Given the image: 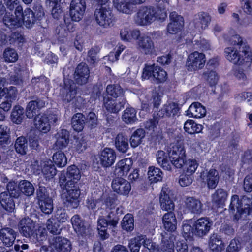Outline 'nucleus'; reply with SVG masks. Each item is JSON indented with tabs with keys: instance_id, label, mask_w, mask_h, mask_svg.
<instances>
[{
	"instance_id": "44",
	"label": "nucleus",
	"mask_w": 252,
	"mask_h": 252,
	"mask_svg": "<svg viewBox=\"0 0 252 252\" xmlns=\"http://www.w3.org/2000/svg\"><path fill=\"white\" fill-rule=\"evenodd\" d=\"M242 206V200L239 199V196L237 195H232L229 207L230 211L233 214L235 213L234 216L241 214L243 212Z\"/></svg>"
},
{
	"instance_id": "53",
	"label": "nucleus",
	"mask_w": 252,
	"mask_h": 252,
	"mask_svg": "<svg viewBox=\"0 0 252 252\" xmlns=\"http://www.w3.org/2000/svg\"><path fill=\"white\" fill-rule=\"evenodd\" d=\"M224 38L231 44L236 45V46H240L242 44H246L243 42L241 37L237 34L233 30H231L227 35H225Z\"/></svg>"
},
{
	"instance_id": "18",
	"label": "nucleus",
	"mask_w": 252,
	"mask_h": 252,
	"mask_svg": "<svg viewBox=\"0 0 252 252\" xmlns=\"http://www.w3.org/2000/svg\"><path fill=\"white\" fill-rule=\"evenodd\" d=\"M140 99L141 100V108L143 111H149L150 108L153 104V107L158 108L160 104V96L157 92H153L150 98L147 97L144 95H141Z\"/></svg>"
},
{
	"instance_id": "54",
	"label": "nucleus",
	"mask_w": 252,
	"mask_h": 252,
	"mask_svg": "<svg viewBox=\"0 0 252 252\" xmlns=\"http://www.w3.org/2000/svg\"><path fill=\"white\" fill-rule=\"evenodd\" d=\"M15 148L17 152L21 155L25 154L28 149V143L26 138L23 136L18 137L16 140Z\"/></svg>"
},
{
	"instance_id": "7",
	"label": "nucleus",
	"mask_w": 252,
	"mask_h": 252,
	"mask_svg": "<svg viewBox=\"0 0 252 252\" xmlns=\"http://www.w3.org/2000/svg\"><path fill=\"white\" fill-rule=\"evenodd\" d=\"M205 63V55L202 53L194 51L188 56L186 66L189 71H197L203 68Z\"/></svg>"
},
{
	"instance_id": "48",
	"label": "nucleus",
	"mask_w": 252,
	"mask_h": 252,
	"mask_svg": "<svg viewBox=\"0 0 252 252\" xmlns=\"http://www.w3.org/2000/svg\"><path fill=\"white\" fill-rule=\"evenodd\" d=\"M227 196V192L223 189H218L215 192L212 194V201L219 206H221L224 204Z\"/></svg>"
},
{
	"instance_id": "5",
	"label": "nucleus",
	"mask_w": 252,
	"mask_h": 252,
	"mask_svg": "<svg viewBox=\"0 0 252 252\" xmlns=\"http://www.w3.org/2000/svg\"><path fill=\"white\" fill-rule=\"evenodd\" d=\"M142 78L145 80H150L154 83L159 84L167 80V74L159 66L146 64L143 68Z\"/></svg>"
},
{
	"instance_id": "61",
	"label": "nucleus",
	"mask_w": 252,
	"mask_h": 252,
	"mask_svg": "<svg viewBox=\"0 0 252 252\" xmlns=\"http://www.w3.org/2000/svg\"><path fill=\"white\" fill-rule=\"evenodd\" d=\"M144 239L143 236H138L130 240L129 248L131 252H139L142 244V241Z\"/></svg>"
},
{
	"instance_id": "30",
	"label": "nucleus",
	"mask_w": 252,
	"mask_h": 252,
	"mask_svg": "<svg viewBox=\"0 0 252 252\" xmlns=\"http://www.w3.org/2000/svg\"><path fill=\"white\" fill-rule=\"evenodd\" d=\"M160 207L163 210L171 211L174 208V203L170 198L169 191L166 189H162L160 196Z\"/></svg>"
},
{
	"instance_id": "40",
	"label": "nucleus",
	"mask_w": 252,
	"mask_h": 252,
	"mask_svg": "<svg viewBox=\"0 0 252 252\" xmlns=\"http://www.w3.org/2000/svg\"><path fill=\"white\" fill-rule=\"evenodd\" d=\"M21 24L22 23L28 28L32 27L35 21L33 12L30 8H26L24 11H21Z\"/></svg>"
},
{
	"instance_id": "25",
	"label": "nucleus",
	"mask_w": 252,
	"mask_h": 252,
	"mask_svg": "<svg viewBox=\"0 0 252 252\" xmlns=\"http://www.w3.org/2000/svg\"><path fill=\"white\" fill-rule=\"evenodd\" d=\"M116 155L115 151L111 148H105L101 152L99 159L103 167L111 166L115 162Z\"/></svg>"
},
{
	"instance_id": "57",
	"label": "nucleus",
	"mask_w": 252,
	"mask_h": 252,
	"mask_svg": "<svg viewBox=\"0 0 252 252\" xmlns=\"http://www.w3.org/2000/svg\"><path fill=\"white\" fill-rule=\"evenodd\" d=\"M6 189L8 193L10 195L11 197L17 198L20 195V189H19V184L13 181L9 182L7 185Z\"/></svg>"
},
{
	"instance_id": "23",
	"label": "nucleus",
	"mask_w": 252,
	"mask_h": 252,
	"mask_svg": "<svg viewBox=\"0 0 252 252\" xmlns=\"http://www.w3.org/2000/svg\"><path fill=\"white\" fill-rule=\"evenodd\" d=\"M35 223L29 218H24L21 220L19 226L21 233L26 237H31L34 234Z\"/></svg>"
},
{
	"instance_id": "19",
	"label": "nucleus",
	"mask_w": 252,
	"mask_h": 252,
	"mask_svg": "<svg viewBox=\"0 0 252 252\" xmlns=\"http://www.w3.org/2000/svg\"><path fill=\"white\" fill-rule=\"evenodd\" d=\"M90 76V70L85 63H79L75 71L74 78L76 82L80 85L86 84Z\"/></svg>"
},
{
	"instance_id": "51",
	"label": "nucleus",
	"mask_w": 252,
	"mask_h": 252,
	"mask_svg": "<svg viewBox=\"0 0 252 252\" xmlns=\"http://www.w3.org/2000/svg\"><path fill=\"white\" fill-rule=\"evenodd\" d=\"M148 176L151 183H157L162 179V172L161 170L154 166L149 167Z\"/></svg>"
},
{
	"instance_id": "62",
	"label": "nucleus",
	"mask_w": 252,
	"mask_h": 252,
	"mask_svg": "<svg viewBox=\"0 0 252 252\" xmlns=\"http://www.w3.org/2000/svg\"><path fill=\"white\" fill-rule=\"evenodd\" d=\"M123 229L127 231H131L133 229L134 219L131 214L126 215L123 219L121 223Z\"/></svg>"
},
{
	"instance_id": "31",
	"label": "nucleus",
	"mask_w": 252,
	"mask_h": 252,
	"mask_svg": "<svg viewBox=\"0 0 252 252\" xmlns=\"http://www.w3.org/2000/svg\"><path fill=\"white\" fill-rule=\"evenodd\" d=\"M162 222L164 228L168 231L174 232L177 228V220L174 213L172 211L163 215Z\"/></svg>"
},
{
	"instance_id": "22",
	"label": "nucleus",
	"mask_w": 252,
	"mask_h": 252,
	"mask_svg": "<svg viewBox=\"0 0 252 252\" xmlns=\"http://www.w3.org/2000/svg\"><path fill=\"white\" fill-rule=\"evenodd\" d=\"M45 101L40 98L30 101L26 108V115L28 118H32L39 110L45 106Z\"/></svg>"
},
{
	"instance_id": "63",
	"label": "nucleus",
	"mask_w": 252,
	"mask_h": 252,
	"mask_svg": "<svg viewBox=\"0 0 252 252\" xmlns=\"http://www.w3.org/2000/svg\"><path fill=\"white\" fill-rule=\"evenodd\" d=\"M3 56L5 62L8 63L15 62L18 58L16 51L11 48L6 49L3 52Z\"/></svg>"
},
{
	"instance_id": "4",
	"label": "nucleus",
	"mask_w": 252,
	"mask_h": 252,
	"mask_svg": "<svg viewBox=\"0 0 252 252\" xmlns=\"http://www.w3.org/2000/svg\"><path fill=\"white\" fill-rule=\"evenodd\" d=\"M167 152L171 164L177 168H182L186 158L184 146L178 142L170 144L167 148Z\"/></svg>"
},
{
	"instance_id": "27",
	"label": "nucleus",
	"mask_w": 252,
	"mask_h": 252,
	"mask_svg": "<svg viewBox=\"0 0 252 252\" xmlns=\"http://www.w3.org/2000/svg\"><path fill=\"white\" fill-rule=\"evenodd\" d=\"M201 178L204 182H207L208 188L211 189H215L219 181L218 172L214 169L203 172L201 174Z\"/></svg>"
},
{
	"instance_id": "2",
	"label": "nucleus",
	"mask_w": 252,
	"mask_h": 252,
	"mask_svg": "<svg viewBox=\"0 0 252 252\" xmlns=\"http://www.w3.org/2000/svg\"><path fill=\"white\" fill-rule=\"evenodd\" d=\"M224 53L226 59L233 64L242 66L246 70L250 69L252 62V54L247 44L226 47Z\"/></svg>"
},
{
	"instance_id": "29",
	"label": "nucleus",
	"mask_w": 252,
	"mask_h": 252,
	"mask_svg": "<svg viewBox=\"0 0 252 252\" xmlns=\"http://www.w3.org/2000/svg\"><path fill=\"white\" fill-rule=\"evenodd\" d=\"M35 127L40 132L46 133L50 130L48 117L45 114L38 115L34 119Z\"/></svg>"
},
{
	"instance_id": "32",
	"label": "nucleus",
	"mask_w": 252,
	"mask_h": 252,
	"mask_svg": "<svg viewBox=\"0 0 252 252\" xmlns=\"http://www.w3.org/2000/svg\"><path fill=\"white\" fill-rule=\"evenodd\" d=\"M206 113L204 106L199 102L193 103L187 111V115L189 117L200 118L203 117Z\"/></svg>"
},
{
	"instance_id": "28",
	"label": "nucleus",
	"mask_w": 252,
	"mask_h": 252,
	"mask_svg": "<svg viewBox=\"0 0 252 252\" xmlns=\"http://www.w3.org/2000/svg\"><path fill=\"white\" fill-rule=\"evenodd\" d=\"M179 110L177 103L173 102H168L163 106L158 113V115L161 118L174 117L177 114Z\"/></svg>"
},
{
	"instance_id": "50",
	"label": "nucleus",
	"mask_w": 252,
	"mask_h": 252,
	"mask_svg": "<svg viewBox=\"0 0 252 252\" xmlns=\"http://www.w3.org/2000/svg\"><path fill=\"white\" fill-rule=\"evenodd\" d=\"M145 131L143 129L140 128L135 131L131 136L129 141L130 145L133 148H136L139 145L142 140L145 137Z\"/></svg>"
},
{
	"instance_id": "56",
	"label": "nucleus",
	"mask_w": 252,
	"mask_h": 252,
	"mask_svg": "<svg viewBox=\"0 0 252 252\" xmlns=\"http://www.w3.org/2000/svg\"><path fill=\"white\" fill-rule=\"evenodd\" d=\"M204 79L210 86L215 85L218 81V76L217 73L213 70H207L203 74Z\"/></svg>"
},
{
	"instance_id": "60",
	"label": "nucleus",
	"mask_w": 252,
	"mask_h": 252,
	"mask_svg": "<svg viewBox=\"0 0 252 252\" xmlns=\"http://www.w3.org/2000/svg\"><path fill=\"white\" fill-rule=\"evenodd\" d=\"M41 211L45 214H50L53 210V204L52 198L38 201Z\"/></svg>"
},
{
	"instance_id": "39",
	"label": "nucleus",
	"mask_w": 252,
	"mask_h": 252,
	"mask_svg": "<svg viewBox=\"0 0 252 252\" xmlns=\"http://www.w3.org/2000/svg\"><path fill=\"white\" fill-rule=\"evenodd\" d=\"M209 247L212 252H221L225 246L219 236L213 234L210 238Z\"/></svg>"
},
{
	"instance_id": "45",
	"label": "nucleus",
	"mask_w": 252,
	"mask_h": 252,
	"mask_svg": "<svg viewBox=\"0 0 252 252\" xmlns=\"http://www.w3.org/2000/svg\"><path fill=\"white\" fill-rule=\"evenodd\" d=\"M115 144L117 149L122 153H126L128 149V139L123 134L117 135L115 138Z\"/></svg>"
},
{
	"instance_id": "52",
	"label": "nucleus",
	"mask_w": 252,
	"mask_h": 252,
	"mask_svg": "<svg viewBox=\"0 0 252 252\" xmlns=\"http://www.w3.org/2000/svg\"><path fill=\"white\" fill-rule=\"evenodd\" d=\"M198 165V162L194 159H189L187 160L185 159L183 164L184 171L186 173L192 175L195 173Z\"/></svg>"
},
{
	"instance_id": "36",
	"label": "nucleus",
	"mask_w": 252,
	"mask_h": 252,
	"mask_svg": "<svg viewBox=\"0 0 252 252\" xmlns=\"http://www.w3.org/2000/svg\"><path fill=\"white\" fill-rule=\"evenodd\" d=\"M243 212L235 215V220H245L252 210V197H244L242 200Z\"/></svg>"
},
{
	"instance_id": "17",
	"label": "nucleus",
	"mask_w": 252,
	"mask_h": 252,
	"mask_svg": "<svg viewBox=\"0 0 252 252\" xmlns=\"http://www.w3.org/2000/svg\"><path fill=\"white\" fill-rule=\"evenodd\" d=\"M64 82V87L61 91V94L63 97V101L69 102L72 100L76 94L75 85L72 80L65 79Z\"/></svg>"
},
{
	"instance_id": "10",
	"label": "nucleus",
	"mask_w": 252,
	"mask_h": 252,
	"mask_svg": "<svg viewBox=\"0 0 252 252\" xmlns=\"http://www.w3.org/2000/svg\"><path fill=\"white\" fill-rule=\"evenodd\" d=\"M136 46L137 49L145 55H152L156 53L154 42L150 36L140 35L136 40Z\"/></svg>"
},
{
	"instance_id": "8",
	"label": "nucleus",
	"mask_w": 252,
	"mask_h": 252,
	"mask_svg": "<svg viewBox=\"0 0 252 252\" xmlns=\"http://www.w3.org/2000/svg\"><path fill=\"white\" fill-rule=\"evenodd\" d=\"M111 214L107 216V219L100 217L97 221V230L99 235L102 239H106L109 237V234L107 232L108 226L115 227L118 223V218L114 217L111 219Z\"/></svg>"
},
{
	"instance_id": "1",
	"label": "nucleus",
	"mask_w": 252,
	"mask_h": 252,
	"mask_svg": "<svg viewBox=\"0 0 252 252\" xmlns=\"http://www.w3.org/2000/svg\"><path fill=\"white\" fill-rule=\"evenodd\" d=\"M81 176L79 169L72 165L68 168L66 176L62 174L60 177V186L63 189L61 198L64 205L69 209L76 208L79 205L80 192L76 184Z\"/></svg>"
},
{
	"instance_id": "37",
	"label": "nucleus",
	"mask_w": 252,
	"mask_h": 252,
	"mask_svg": "<svg viewBox=\"0 0 252 252\" xmlns=\"http://www.w3.org/2000/svg\"><path fill=\"white\" fill-rule=\"evenodd\" d=\"M114 7L120 12L130 14L133 11V4L129 0H114Z\"/></svg>"
},
{
	"instance_id": "24",
	"label": "nucleus",
	"mask_w": 252,
	"mask_h": 252,
	"mask_svg": "<svg viewBox=\"0 0 252 252\" xmlns=\"http://www.w3.org/2000/svg\"><path fill=\"white\" fill-rule=\"evenodd\" d=\"M16 236V232L10 227H4L0 229V240L6 247L13 245Z\"/></svg>"
},
{
	"instance_id": "20",
	"label": "nucleus",
	"mask_w": 252,
	"mask_h": 252,
	"mask_svg": "<svg viewBox=\"0 0 252 252\" xmlns=\"http://www.w3.org/2000/svg\"><path fill=\"white\" fill-rule=\"evenodd\" d=\"M104 105L106 109L109 112L116 113L124 107L126 103L125 98H120L117 101L116 99L109 97H104Z\"/></svg>"
},
{
	"instance_id": "46",
	"label": "nucleus",
	"mask_w": 252,
	"mask_h": 252,
	"mask_svg": "<svg viewBox=\"0 0 252 252\" xmlns=\"http://www.w3.org/2000/svg\"><path fill=\"white\" fill-rule=\"evenodd\" d=\"M122 119L127 124L134 123L137 120L135 109L132 107L127 108L124 111Z\"/></svg>"
},
{
	"instance_id": "38",
	"label": "nucleus",
	"mask_w": 252,
	"mask_h": 252,
	"mask_svg": "<svg viewBox=\"0 0 252 252\" xmlns=\"http://www.w3.org/2000/svg\"><path fill=\"white\" fill-rule=\"evenodd\" d=\"M8 192L5 191L0 194V203L6 211L12 212L15 209L14 202Z\"/></svg>"
},
{
	"instance_id": "3",
	"label": "nucleus",
	"mask_w": 252,
	"mask_h": 252,
	"mask_svg": "<svg viewBox=\"0 0 252 252\" xmlns=\"http://www.w3.org/2000/svg\"><path fill=\"white\" fill-rule=\"evenodd\" d=\"M167 17L165 9L157 8L152 6H142L134 16V21L140 26L151 24L157 19H164Z\"/></svg>"
},
{
	"instance_id": "58",
	"label": "nucleus",
	"mask_w": 252,
	"mask_h": 252,
	"mask_svg": "<svg viewBox=\"0 0 252 252\" xmlns=\"http://www.w3.org/2000/svg\"><path fill=\"white\" fill-rule=\"evenodd\" d=\"M24 109L19 106H15L12 110L11 117L12 121L16 124L22 122L23 118Z\"/></svg>"
},
{
	"instance_id": "26",
	"label": "nucleus",
	"mask_w": 252,
	"mask_h": 252,
	"mask_svg": "<svg viewBox=\"0 0 252 252\" xmlns=\"http://www.w3.org/2000/svg\"><path fill=\"white\" fill-rule=\"evenodd\" d=\"M133 164L130 158L122 159L119 161L116 165L115 174L118 177H122L127 175Z\"/></svg>"
},
{
	"instance_id": "34",
	"label": "nucleus",
	"mask_w": 252,
	"mask_h": 252,
	"mask_svg": "<svg viewBox=\"0 0 252 252\" xmlns=\"http://www.w3.org/2000/svg\"><path fill=\"white\" fill-rule=\"evenodd\" d=\"M120 35L123 41L130 42L132 40L138 39L140 35V32L138 30H131L128 28H123L120 31Z\"/></svg>"
},
{
	"instance_id": "9",
	"label": "nucleus",
	"mask_w": 252,
	"mask_h": 252,
	"mask_svg": "<svg viewBox=\"0 0 252 252\" xmlns=\"http://www.w3.org/2000/svg\"><path fill=\"white\" fill-rule=\"evenodd\" d=\"M213 225L212 221L207 217H201L193 224L194 234L199 237H203L209 232Z\"/></svg>"
},
{
	"instance_id": "33",
	"label": "nucleus",
	"mask_w": 252,
	"mask_h": 252,
	"mask_svg": "<svg viewBox=\"0 0 252 252\" xmlns=\"http://www.w3.org/2000/svg\"><path fill=\"white\" fill-rule=\"evenodd\" d=\"M55 137L56 139L55 147L57 149L65 148L69 143V134L66 130L62 129L55 134Z\"/></svg>"
},
{
	"instance_id": "14",
	"label": "nucleus",
	"mask_w": 252,
	"mask_h": 252,
	"mask_svg": "<svg viewBox=\"0 0 252 252\" xmlns=\"http://www.w3.org/2000/svg\"><path fill=\"white\" fill-rule=\"evenodd\" d=\"M21 11H22V7L19 5L16 7L15 15L6 12L3 19L4 24L10 28L21 26Z\"/></svg>"
},
{
	"instance_id": "15",
	"label": "nucleus",
	"mask_w": 252,
	"mask_h": 252,
	"mask_svg": "<svg viewBox=\"0 0 252 252\" xmlns=\"http://www.w3.org/2000/svg\"><path fill=\"white\" fill-rule=\"evenodd\" d=\"M212 21V17L208 12L200 11L194 15L193 20L194 27L198 31L208 28Z\"/></svg>"
},
{
	"instance_id": "64",
	"label": "nucleus",
	"mask_w": 252,
	"mask_h": 252,
	"mask_svg": "<svg viewBox=\"0 0 252 252\" xmlns=\"http://www.w3.org/2000/svg\"><path fill=\"white\" fill-rule=\"evenodd\" d=\"M235 98L238 102H242L247 100L249 105L252 106V93L249 92H243L236 94Z\"/></svg>"
},
{
	"instance_id": "16",
	"label": "nucleus",
	"mask_w": 252,
	"mask_h": 252,
	"mask_svg": "<svg viewBox=\"0 0 252 252\" xmlns=\"http://www.w3.org/2000/svg\"><path fill=\"white\" fill-rule=\"evenodd\" d=\"M111 186L113 191L121 195H127L131 190V185L129 182L122 178L114 179Z\"/></svg>"
},
{
	"instance_id": "42",
	"label": "nucleus",
	"mask_w": 252,
	"mask_h": 252,
	"mask_svg": "<svg viewBox=\"0 0 252 252\" xmlns=\"http://www.w3.org/2000/svg\"><path fill=\"white\" fill-rule=\"evenodd\" d=\"M85 117L81 113L74 114L72 118L71 125L73 129L77 132L81 131L85 124Z\"/></svg>"
},
{
	"instance_id": "21",
	"label": "nucleus",
	"mask_w": 252,
	"mask_h": 252,
	"mask_svg": "<svg viewBox=\"0 0 252 252\" xmlns=\"http://www.w3.org/2000/svg\"><path fill=\"white\" fill-rule=\"evenodd\" d=\"M184 203L185 208L191 213L199 215L203 211V204L195 197H187Z\"/></svg>"
},
{
	"instance_id": "41",
	"label": "nucleus",
	"mask_w": 252,
	"mask_h": 252,
	"mask_svg": "<svg viewBox=\"0 0 252 252\" xmlns=\"http://www.w3.org/2000/svg\"><path fill=\"white\" fill-rule=\"evenodd\" d=\"M41 171L46 178L50 179L56 174V169L51 160L41 161Z\"/></svg>"
},
{
	"instance_id": "13",
	"label": "nucleus",
	"mask_w": 252,
	"mask_h": 252,
	"mask_svg": "<svg viewBox=\"0 0 252 252\" xmlns=\"http://www.w3.org/2000/svg\"><path fill=\"white\" fill-rule=\"evenodd\" d=\"M49 242L51 247L58 252H70L72 249L71 241L65 237H54Z\"/></svg>"
},
{
	"instance_id": "47",
	"label": "nucleus",
	"mask_w": 252,
	"mask_h": 252,
	"mask_svg": "<svg viewBox=\"0 0 252 252\" xmlns=\"http://www.w3.org/2000/svg\"><path fill=\"white\" fill-rule=\"evenodd\" d=\"M203 126L201 124L196 123L192 120H188L184 124V128L189 134H193L200 133L202 130Z\"/></svg>"
},
{
	"instance_id": "43",
	"label": "nucleus",
	"mask_w": 252,
	"mask_h": 252,
	"mask_svg": "<svg viewBox=\"0 0 252 252\" xmlns=\"http://www.w3.org/2000/svg\"><path fill=\"white\" fill-rule=\"evenodd\" d=\"M17 94L18 90L15 87L13 86L3 88L0 92V97L13 102L16 99Z\"/></svg>"
},
{
	"instance_id": "49",
	"label": "nucleus",
	"mask_w": 252,
	"mask_h": 252,
	"mask_svg": "<svg viewBox=\"0 0 252 252\" xmlns=\"http://www.w3.org/2000/svg\"><path fill=\"white\" fill-rule=\"evenodd\" d=\"M19 189L20 193L30 196L32 195L34 192V188L33 185L27 180H22L19 183Z\"/></svg>"
},
{
	"instance_id": "35",
	"label": "nucleus",
	"mask_w": 252,
	"mask_h": 252,
	"mask_svg": "<svg viewBox=\"0 0 252 252\" xmlns=\"http://www.w3.org/2000/svg\"><path fill=\"white\" fill-rule=\"evenodd\" d=\"M71 221L74 230L78 235L83 237L87 235L88 229L84 226L83 221L78 215L73 216Z\"/></svg>"
},
{
	"instance_id": "55",
	"label": "nucleus",
	"mask_w": 252,
	"mask_h": 252,
	"mask_svg": "<svg viewBox=\"0 0 252 252\" xmlns=\"http://www.w3.org/2000/svg\"><path fill=\"white\" fill-rule=\"evenodd\" d=\"M107 94L114 98L121 96L124 91L121 86L118 85H109L106 87Z\"/></svg>"
},
{
	"instance_id": "11",
	"label": "nucleus",
	"mask_w": 252,
	"mask_h": 252,
	"mask_svg": "<svg viewBox=\"0 0 252 252\" xmlns=\"http://www.w3.org/2000/svg\"><path fill=\"white\" fill-rule=\"evenodd\" d=\"M85 9V0H72L70 6V14L72 20L80 21L83 18Z\"/></svg>"
},
{
	"instance_id": "59",
	"label": "nucleus",
	"mask_w": 252,
	"mask_h": 252,
	"mask_svg": "<svg viewBox=\"0 0 252 252\" xmlns=\"http://www.w3.org/2000/svg\"><path fill=\"white\" fill-rule=\"evenodd\" d=\"M53 160L59 167H64L67 163V158L65 154L61 151L56 152L53 155Z\"/></svg>"
},
{
	"instance_id": "6",
	"label": "nucleus",
	"mask_w": 252,
	"mask_h": 252,
	"mask_svg": "<svg viewBox=\"0 0 252 252\" xmlns=\"http://www.w3.org/2000/svg\"><path fill=\"white\" fill-rule=\"evenodd\" d=\"M94 16L97 24L100 26L107 28L109 27L113 21V15L110 8L101 6L96 8Z\"/></svg>"
},
{
	"instance_id": "12",
	"label": "nucleus",
	"mask_w": 252,
	"mask_h": 252,
	"mask_svg": "<svg viewBox=\"0 0 252 252\" xmlns=\"http://www.w3.org/2000/svg\"><path fill=\"white\" fill-rule=\"evenodd\" d=\"M170 23L167 27V32L170 34H176L179 32L184 25V18L176 12H172L169 15Z\"/></svg>"
}]
</instances>
